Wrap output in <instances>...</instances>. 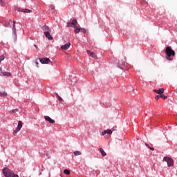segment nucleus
Listing matches in <instances>:
<instances>
[{"label":"nucleus","instance_id":"obj_19","mask_svg":"<svg viewBox=\"0 0 177 177\" xmlns=\"http://www.w3.org/2000/svg\"><path fill=\"white\" fill-rule=\"evenodd\" d=\"M100 151L102 157H106V156H107V153H106V151H104L103 148H100Z\"/></svg>","mask_w":177,"mask_h":177},{"label":"nucleus","instance_id":"obj_31","mask_svg":"<svg viewBox=\"0 0 177 177\" xmlns=\"http://www.w3.org/2000/svg\"><path fill=\"white\" fill-rule=\"evenodd\" d=\"M50 8L51 10H54V9H55V6L51 5V6H50Z\"/></svg>","mask_w":177,"mask_h":177},{"label":"nucleus","instance_id":"obj_24","mask_svg":"<svg viewBox=\"0 0 177 177\" xmlns=\"http://www.w3.org/2000/svg\"><path fill=\"white\" fill-rule=\"evenodd\" d=\"M145 146H147V147H148L149 149H150V150L154 151V147H150V145H149V144L145 143Z\"/></svg>","mask_w":177,"mask_h":177},{"label":"nucleus","instance_id":"obj_29","mask_svg":"<svg viewBox=\"0 0 177 177\" xmlns=\"http://www.w3.org/2000/svg\"><path fill=\"white\" fill-rule=\"evenodd\" d=\"M0 5H1V6H3V5H5L3 0H0Z\"/></svg>","mask_w":177,"mask_h":177},{"label":"nucleus","instance_id":"obj_15","mask_svg":"<svg viewBox=\"0 0 177 177\" xmlns=\"http://www.w3.org/2000/svg\"><path fill=\"white\" fill-rule=\"evenodd\" d=\"M46 38H48L50 41H52V39H53V37H52V35H50V32H46L44 34Z\"/></svg>","mask_w":177,"mask_h":177},{"label":"nucleus","instance_id":"obj_37","mask_svg":"<svg viewBox=\"0 0 177 177\" xmlns=\"http://www.w3.org/2000/svg\"><path fill=\"white\" fill-rule=\"evenodd\" d=\"M145 2V3H147V1H144Z\"/></svg>","mask_w":177,"mask_h":177},{"label":"nucleus","instance_id":"obj_1","mask_svg":"<svg viewBox=\"0 0 177 177\" xmlns=\"http://www.w3.org/2000/svg\"><path fill=\"white\" fill-rule=\"evenodd\" d=\"M3 173L6 177H19V175L15 174L8 167H5L3 169Z\"/></svg>","mask_w":177,"mask_h":177},{"label":"nucleus","instance_id":"obj_26","mask_svg":"<svg viewBox=\"0 0 177 177\" xmlns=\"http://www.w3.org/2000/svg\"><path fill=\"white\" fill-rule=\"evenodd\" d=\"M67 27H72L74 28V26H73L72 22H67Z\"/></svg>","mask_w":177,"mask_h":177},{"label":"nucleus","instance_id":"obj_11","mask_svg":"<svg viewBox=\"0 0 177 177\" xmlns=\"http://www.w3.org/2000/svg\"><path fill=\"white\" fill-rule=\"evenodd\" d=\"M44 119L46 120V121L50 122V124H55V120H53L49 116H44Z\"/></svg>","mask_w":177,"mask_h":177},{"label":"nucleus","instance_id":"obj_12","mask_svg":"<svg viewBox=\"0 0 177 177\" xmlns=\"http://www.w3.org/2000/svg\"><path fill=\"white\" fill-rule=\"evenodd\" d=\"M71 45V44H70V42H68L66 44L62 46L61 49H63L64 50H67V49H68V48H70Z\"/></svg>","mask_w":177,"mask_h":177},{"label":"nucleus","instance_id":"obj_35","mask_svg":"<svg viewBox=\"0 0 177 177\" xmlns=\"http://www.w3.org/2000/svg\"><path fill=\"white\" fill-rule=\"evenodd\" d=\"M17 111V109L12 110V113H16Z\"/></svg>","mask_w":177,"mask_h":177},{"label":"nucleus","instance_id":"obj_14","mask_svg":"<svg viewBox=\"0 0 177 177\" xmlns=\"http://www.w3.org/2000/svg\"><path fill=\"white\" fill-rule=\"evenodd\" d=\"M153 92L158 93V95H162L164 93V88H159L158 90L154 89Z\"/></svg>","mask_w":177,"mask_h":177},{"label":"nucleus","instance_id":"obj_6","mask_svg":"<svg viewBox=\"0 0 177 177\" xmlns=\"http://www.w3.org/2000/svg\"><path fill=\"white\" fill-rule=\"evenodd\" d=\"M15 10H17V12H22L23 13H31V10H30V9H23V8H20L19 7H17L15 8Z\"/></svg>","mask_w":177,"mask_h":177},{"label":"nucleus","instance_id":"obj_8","mask_svg":"<svg viewBox=\"0 0 177 177\" xmlns=\"http://www.w3.org/2000/svg\"><path fill=\"white\" fill-rule=\"evenodd\" d=\"M12 32L15 35V41H17V36L16 35V21H13V24H12Z\"/></svg>","mask_w":177,"mask_h":177},{"label":"nucleus","instance_id":"obj_7","mask_svg":"<svg viewBox=\"0 0 177 177\" xmlns=\"http://www.w3.org/2000/svg\"><path fill=\"white\" fill-rule=\"evenodd\" d=\"M127 63L125 62H120L118 64V66L120 68H121L122 70H127Z\"/></svg>","mask_w":177,"mask_h":177},{"label":"nucleus","instance_id":"obj_10","mask_svg":"<svg viewBox=\"0 0 177 177\" xmlns=\"http://www.w3.org/2000/svg\"><path fill=\"white\" fill-rule=\"evenodd\" d=\"M87 54L88 56H91V57H93V59H96L97 57L96 56V54H95L93 52L87 50Z\"/></svg>","mask_w":177,"mask_h":177},{"label":"nucleus","instance_id":"obj_18","mask_svg":"<svg viewBox=\"0 0 177 177\" xmlns=\"http://www.w3.org/2000/svg\"><path fill=\"white\" fill-rule=\"evenodd\" d=\"M10 23H12V20H10V19L6 20V21H4L3 26L5 27H8V26H9V24H10Z\"/></svg>","mask_w":177,"mask_h":177},{"label":"nucleus","instance_id":"obj_4","mask_svg":"<svg viewBox=\"0 0 177 177\" xmlns=\"http://www.w3.org/2000/svg\"><path fill=\"white\" fill-rule=\"evenodd\" d=\"M21 128H23V122L21 121H19L17 127L15 130H14L13 133L14 134L17 133V132H19V131H20V129H21Z\"/></svg>","mask_w":177,"mask_h":177},{"label":"nucleus","instance_id":"obj_20","mask_svg":"<svg viewBox=\"0 0 177 177\" xmlns=\"http://www.w3.org/2000/svg\"><path fill=\"white\" fill-rule=\"evenodd\" d=\"M1 75H4L6 77H10L12 75V73H10L9 72H2Z\"/></svg>","mask_w":177,"mask_h":177},{"label":"nucleus","instance_id":"obj_9","mask_svg":"<svg viewBox=\"0 0 177 177\" xmlns=\"http://www.w3.org/2000/svg\"><path fill=\"white\" fill-rule=\"evenodd\" d=\"M41 30L44 31V34H46V32H50V29L46 25H44L43 27H41Z\"/></svg>","mask_w":177,"mask_h":177},{"label":"nucleus","instance_id":"obj_2","mask_svg":"<svg viewBox=\"0 0 177 177\" xmlns=\"http://www.w3.org/2000/svg\"><path fill=\"white\" fill-rule=\"evenodd\" d=\"M165 52L167 56L166 57L167 60H169V61L174 60L173 58H171V56H175V50H172V48H171L170 46H168L166 48Z\"/></svg>","mask_w":177,"mask_h":177},{"label":"nucleus","instance_id":"obj_25","mask_svg":"<svg viewBox=\"0 0 177 177\" xmlns=\"http://www.w3.org/2000/svg\"><path fill=\"white\" fill-rule=\"evenodd\" d=\"M64 174H65V175H70V170L68 169H65L64 171Z\"/></svg>","mask_w":177,"mask_h":177},{"label":"nucleus","instance_id":"obj_23","mask_svg":"<svg viewBox=\"0 0 177 177\" xmlns=\"http://www.w3.org/2000/svg\"><path fill=\"white\" fill-rule=\"evenodd\" d=\"M0 96H8V93H6V92L3 91V92H0Z\"/></svg>","mask_w":177,"mask_h":177},{"label":"nucleus","instance_id":"obj_3","mask_svg":"<svg viewBox=\"0 0 177 177\" xmlns=\"http://www.w3.org/2000/svg\"><path fill=\"white\" fill-rule=\"evenodd\" d=\"M163 161H165L167 164V167H174V160L171 158L165 156Z\"/></svg>","mask_w":177,"mask_h":177},{"label":"nucleus","instance_id":"obj_13","mask_svg":"<svg viewBox=\"0 0 177 177\" xmlns=\"http://www.w3.org/2000/svg\"><path fill=\"white\" fill-rule=\"evenodd\" d=\"M162 98V99H164L165 100V99H167L168 97V96L167 95H164L162 94H160V95H156L155 99L156 100H158V99Z\"/></svg>","mask_w":177,"mask_h":177},{"label":"nucleus","instance_id":"obj_16","mask_svg":"<svg viewBox=\"0 0 177 177\" xmlns=\"http://www.w3.org/2000/svg\"><path fill=\"white\" fill-rule=\"evenodd\" d=\"M106 133H107L108 135H111V133H113V131H111V129H107L105 130L104 131H102V135H106Z\"/></svg>","mask_w":177,"mask_h":177},{"label":"nucleus","instance_id":"obj_38","mask_svg":"<svg viewBox=\"0 0 177 177\" xmlns=\"http://www.w3.org/2000/svg\"><path fill=\"white\" fill-rule=\"evenodd\" d=\"M1 62H2V61L0 60V63H1Z\"/></svg>","mask_w":177,"mask_h":177},{"label":"nucleus","instance_id":"obj_30","mask_svg":"<svg viewBox=\"0 0 177 177\" xmlns=\"http://www.w3.org/2000/svg\"><path fill=\"white\" fill-rule=\"evenodd\" d=\"M57 99H58L59 102H64L63 98H62V97H60V96L58 97Z\"/></svg>","mask_w":177,"mask_h":177},{"label":"nucleus","instance_id":"obj_21","mask_svg":"<svg viewBox=\"0 0 177 177\" xmlns=\"http://www.w3.org/2000/svg\"><path fill=\"white\" fill-rule=\"evenodd\" d=\"M77 24H78V21L77 19H73L72 21V25L73 27H77Z\"/></svg>","mask_w":177,"mask_h":177},{"label":"nucleus","instance_id":"obj_22","mask_svg":"<svg viewBox=\"0 0 177 177\" xmlns=\"http://www.w3.org/2000/svg\"><path fill=\"white\" fill-rule=\"evenodd\" d=\"M73 154L75 156H81L82 153L80 151H75L73 152Z\"/></svg>","mask_w":177,"mask_h":177},{"label":"nucleus","instance_id":"obj_33","mask_svg":"<svg viewBox=\"0 0 177 177\" xmlns=\"http://www.w3.org/2000/svg\"><path fill=\"white\" fill-rule=\"evenodd\" d=\"M2 68L0 67V75H2Z\"/></svg>","mask_w":177,"mask_h":177},{"label":"nucleus","instance_id":"obj_32","mask_svg":"<svg viewBox=\"0 0 177 177\" xmlns=\"http://www.w3.org/2000/svg\"><path fill=\"white\" fill-rule=\"evenodd\" d=\"M35 64H36V67H38L39 63H38V61H37V60L35 61Z\"/></svg>","mask_w":177,"mask_h":177},{"label":"nucleus","instance_id":"obj_27","mask_svg":"<svg viewBox=\"0 0 177 177\" xmlns=\"http://www.w3.org/2000/svg\"><path fill=\"white\" fill-rule=\"evenodd\" d=\"M80 32H83V34H85V32H86V30H85V28H81Z\"/></svg>","mask_w":177,"mask_h":177},{"label":"nucleus","instance_id":"obj_28","mask_svg":"<svg viewBox=\"0 0 177 177\" xmlns=\"http://www.w3.org/2000/svg\"><path fill=\"white\" fill-rule=\"evenodd\" d=\"M0 60L2 62V60H5V56L4 55H1L0 56Z\"/></svg>","mask_w":177,"mask_h":177},{"label":"nucleus","instance_id":"obj_17","mask_svg":"<svg viewBox=\"0 0 177 177\" xmlns=\"http://www.w3.org/2000/svg\"><path fill=\"white\" fill-rule=\"evenodd\" d=\"M73 28H75V34H80V32H81V28H79L78 26H73Z\"/></svg>","mask_w":177,"mask_h":177},{"label":"nucleus","instance_id":"obj_5","mask_svg":"<svg viewBox=\"0 0 177 177\" xmlns=\"http://www.w3.org/2000/svg\"><path fill=\"white\" fill-rule=\"evenodd\" d=\"M39 62L41 64H48V63H50V59L48 57L39 58Z\"/></svg>","mask_w":177,"mask_h":177},{"label":"nucleus","instance_id":"obj_36","mask_svg":"<svg viewBox=\"0 0 177 177\" xmlns=\"http://www.w3.org/2000/svg\"><path fill=\"white\" fill-rule=\"evenodd\" d=\"M34 46H35V48H38V47L37 46V45H34Z\"/></svg>","mask_w":177,"mask_h":177},{"label":"nucleus","instance_id":"obj_34","mask_svg":"<svg viewBox=\"0 0 177 177\" xmlns=\"http://www.w3.org/2000/svg\"><path fill=\"white\" fill-rule=\"evenodd\" d=\"M57 98H58L60 95H59V94L57 93H55Z\"/></svg>","mask_w":177,"mask_h":177}]
</instances>
